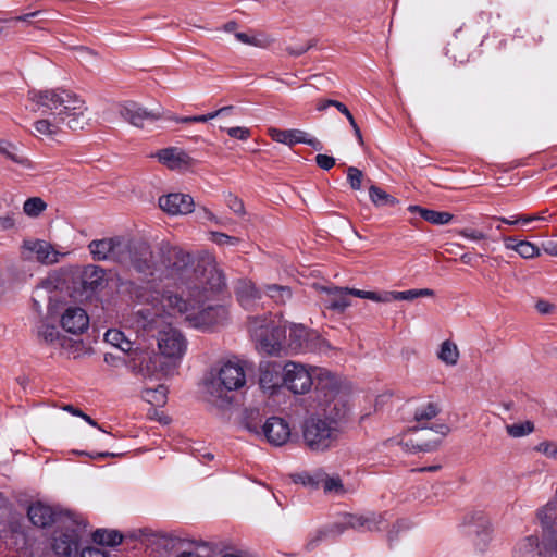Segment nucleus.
<instances>
[{
	"mask_svg": "<svg viewBox=\"0 0 557 557\" xmlns=\"http://www.w3.org/2000/svg\"><path fill=\"white\" fill-rule=\"evenodd\" d=\"M88 250L95 261L115 262L145 274L162 268L181 271L190 261L189 253L170 244H161L156 256L146 242L120 236L91 240Z\"/></svg>",
	"mask_w": 557,
	"mask_h": 557,
	"instance_id": "nucleus-1",
	"label": "nucleus"
},
{
	"mask_svg": "<svg viewBox=\"0 0 557 557\" xmlns=\"http://www.w3.org/2000/svg\"><path fill=\"white\" fill-rule=\"evenodd\" d=\"M34 112L44 117L33 123L32 134L46 141H58L64 134V126L72 131L84 129L88 125L86 101L65 88L32 89L27 94Z\"/></svg>",
	"mask_w": 557,
	"mask_h": 557,
	"instance_id": "nucleus-2",
	"label": "nucleus"
},
{
	"mask_svg": "<svg viewBox=\"0 0 557 557\" xmlns=\"http://www.w3.org/2000/svg\"><path fill=\"white\" fill-rule=\"evenodd\" d=\"M190 293L184 298L174 293H166L158 300L154 307L156 315L163 312L169 317L182 318L190 327L207 331L226 319V309L222 306L207 305L208 296Z\"/></svg>",
	"mask_w": 557,
	"mask_h": 557,
	"instance_id": "nucleus-3",
	"label": "nucleus"
},
{
	"mask_svg": "<svg viewBox=\"0 0 557 557\" xmlns=\"http://www.w3.org/2000/svg\"><path fill=\"white\" fill-rule=\"evenodd\" d=\"M438 403L426 401L416 407L412 416V425L401 444L411 451H430L436 448L442 438L450 429L446 423L433 421L441 413Z\"/></svg>",
	"mask_w": 557,
	"mask_h": 557,
	"instance_id": "nucleus-4",
	"label": "nucleus"
},
{
	"mask_svg": "<svg viewBox=\"0 0 557 557\" xmlns=\"http://www.w3.org/2000/svg\"><path fill=\"white\" fill-rule=\"evenodd\" d=\"M322 413L307 418L302 425L305 445L315 453H323L333 448L341 436L338 421L345 414V405L335 401L334 406L323 407Z\"/></svg>",
	"mask_w": 557,
	"mask_h": 557,
	"instance_id": "nucleus-5",
	"label": "nucleus"
},
{
	"mask_svg": "<svg viewBox=\"0 0 557 557\" xmlns=\"http://www.w3.org/2000/svg\"><path fill=\"white\" fill-rule=\"evenodd\" d=\"M246 383V374L239 362L227 361L206 380L205 387L208 401L218 408L231 404L230 392L239 389Z\"/></svg>",
	"mask_w": 557,
	"mask_h": 557,
	"instance_id": "nucleus-6",
	"label": "nucleus"
},
{
	"mask_svg": "<svg viewBox=\"0 0 557 557\" xmlns=\"http://www.w3.org/2000/svg\"><path fill=\"white\" fill-rule=\"evenodd\" d=\"M249 331L259 352L278 356L284 350L285 327L274 325L267 318L256 317L249 321Z\"/></svg>",
	"mask_w": 557,
	"mask_h": 557,
	"instance_id": "nucleus-7",
	"label": "nucleus"
},
{
	"mask_svg": "<svg viewBox=\"0 0 557 557\" xmlns=\"http://www.w3.org/2000/svg\"><path fill=\"white\" fill-rule=\"evenodd\" d=\"M196 281L190 293L207 294L224 286V276L212 256L201 258L194 270Z\"/></svg>",
	"mask_w": 557,
	"mask_h": 557,
	"instance_id": "nucleus-8",
	"label": "nucleus"
},
{
	"mask_svg": "<svg viewBox=\"0 0 557 557\" xmlns=\"http://www.w3.org/2000/svg\"><path fill=\"white\" fill-rule=\"evenodd\" d=\"M314 368L288 361L283 368V384L295 394H305L310 391L314 380Z\"/></svg>",
	"mask_w": 557,
	"mask_h": 557,
	"instance_id": "nucleus-9",
	"label": "nucleus"
},
{
	"mask_svg": "<svg viewBox=\"0 0 557 557\" xmlns=\"http://www.w3.org/2000/svg\"><path fill=\"white\" fill-rule=\"evenodd\" d=\"M157 344L160 354L168 359L180 360L186 349L187 341L182 332L171 325L158 332Z\"/></svg>",
	"mask_w": 557,
	"mask_h": 557,
	"instance_id": "nucleus-10",
	"label": "nucleus"
},
{
	"mask_svg": "<svg viewBox=\"0 0 557 557\" xmlns=\"http://www.w3.org/2000/svg\"><path fill=\"white\" fill-rule=\"evenodd\" d=\"M120 116L135 127L143 128L163 117L161 109L148 110L135 101H125L117 106Z\"/></svg>",
	"mask_w": 557,
	"mask_h": 557,
	"instance_id": "nucleus-11",
	"label": "nucleus"
},
{
	"mask_svg": "<svg viewBox=\"0 0 557 557\" xmlns=\"http://www.w3.org/2000/svg\"><path fill=\"white\" fill-rule=\"evenodd\" d=\"M23 253L26 259L34 258L37 262L51 265L58 263L60 259L66 256V252L57 250L50 243L42 239H27L22 245Z\"/></svg>",
	"mask_w": 557,
	"mask_h": 557,
	"instance_id": "nucleus-12",
	"label": "nucleus"
},
{
	"mask_svg": "<svg viewBox=\"0 0 557 557\" xmlns=\"http://www.w3.org/2000/svg\"><path fill=\"white\" fill-rule=\"evenodd\" d=\"M313 372L314 380L317 381V389L323 393L325 397L323 406H330L332 408L335 401H341L344 405L343 399L338 397L342 388L341 377L323 368H314Z\"/></svg>",
	"mask_w": 557,
	"mask_h": 557,
	"instance_id": "nucleus-13",
	"label": "nucleus"
},
{
	"mask_svg": "<svg viewBox=\"0 0 557 557\" xmlns=\"http://www.w3.org/2000/svg\"><path fill=\"white\" fill-rule=\"evenodd\" d=\"M268 133L273 140L280 144L293 146L301 143L311 146L315 150L322 149V145L317 138L301 129H278L270 127Z\"/></svg>",
	"mask_w": 557,
	"mask_h": 557,
	"instance_id": "nucleus-14",
	"label": "nucleus"
},
{
	"mask_svg": "<svg viewBox=\"0 0 557 557\" xmlns=\"http://www.w3.org/2000/svg\"><path fill=\"white\" fill-rule=\"evenodd\" d=\"M60 323L64 331L77 335L88 329L89 317L83 308L71 306L61 314Z\"/></svg>",
	"mask_w": 557,
	"mask_h": 557,
	"instance_id": "nucleus-15",
	"label": "nucleus"
},
{
	"mask_svg": "<svg viewBox=\"0 0 557 557\" xmlns=\"http://www.w3.org/2000/svg\"><path fill=\"white\" fill-rule=\"evenodd\" d=\"M159 207L168 214L180 215L193 212L195 202L187 194L173 193L160 197Z\"/></svg>",
	"mask_w": 557,
	"mask_h": 557,
	"instance_id": "nucleus-16",
	"label": "nucleus"
},
{
	"mask_svg": "<svg viewBox=\"0 0 557 557\" xmlns=\"http://www.w3.org/2000/svg\"><path fill=\"white\" fill-rule=\"evenodd\" d=\"M262 433L270 444L282 446L286 444L290 437V428L284 419L271 417L263 424Z\"/></svg>",
	"mask_w": 557,
	"mask_h": 557,
	"instance_id": "nucleus-17",
	"label": "nucleus"
},
{
	"mask_svg": "<svg viewBox=\"0 0 557 557\" xmlns=\"http://www.w3.org/2000/svg\"><path fill=\"white\" fill-rule=\"evenodd\" d=\"M259 384L265 392L272 394L283 384V371L276 362H262L259 368Z\"/></svg>",
	"mask_w": 557,
	"mask_h": 557,
	"instance_id": "nucleus-18",
	"label": "nucleus"
},
{
	"mask_svg": "<svg viewBox=\"0 0 557 557\" xmlns=\"http://www.w3.org/2000/svg\"><path fill=\"white\" fill-rule=\"evenodd\" d=\"M384 521L381 513L369 512L367 515H346L344 518V528H351L358 531H375Z\"/></svg>",
	"mask_w": 557,
	"mask_h": 557,
	"instance_id": "nucleus-19",
	"label": "nucleus"
},
{
	"mask_svg": "<svg viewBox=\"0 0 557 557\" xmlns=\"http://www.w3.org/2000/svg\"><path fill=\"white\" fill-rule=\"evenodd\" d=\"M28 518L39 528H46L58 520L59 513L49 505L37 502L28 507Z\"/></svg>",
	"mask_w": 557,
	"mask_h": 557,
	"instance_id": "nucleus-20",
	"label": "nucleus"
},
{
	"mask_svg": "<svg viewBox=\"0 0 557 557\" xmlns=\"http://www.w3.org/2000/svg\"><path fill=\"white\" fill-rule=\"evenodd\" d=\"M158 161L171 170L182 169L189 164L190 158L180 148L169 147L157 151L153 154Z\"/></svg>",
	"mask_w": 557,
	"mask_h": 557,
	"instance_id": "nucleus-21",
	"label": "nucleus"
},
{
	"mask_svg": "<svg viewBox=\"0 0 557 557\" xmlns=\"http://www.w3.org/2000/svg\"><path fill=\"white\" fill-rule=\"evenodd\" d=\"M79 535L76 529H66L53 541V549L58 555L71 557L78 549Z\"/></svg>",
	"mask_w": 557,
	"mask_h": 557,
	"instance_id": "nucleus-22",
	"label": "nucleus"
},
{
	"mask_svg": "<svg viewBox=\"0 0 557 557\" xmlns=\"http://www.w3.org/2000/svg\"><path fill=\"white\" fill-rule=\"evenodd\" d=\"M513 557H547V547L544 550L536 535H528L520 540L513 550Z\"/></svg>",
	"mask_w": 557,
	"mask_h": 557,
	"instance_id": "nucleus-23",
	"label": "nucleus"
},
{
	"mask_svg": "<svg viewBox=\"0 0 557 557\" xmlns=\"http://www.w3.org/2000/svg\"><path fill=\"white\" fill-rule=\"evenodd\" d=\"M0 154L23 169H34L33 161L24 153H22L14 143L8 139H0Z\"/></svg>",
	"mask_w": 557,
	"mask_h": 557,
	"instance_id": "nucleus-24",
	"label": "nucleus"
},
{
	"mask_svg": "<svg viewBox=\"0 0 557 557\" xmlns=\"http://www.w3.org/2000/svg\"><path fill=\"white\" fill-rule=\"evenodd\" d=\"M321 290L326 294L324 299L326 307L336 311H344L350 306L348 288L342 287H321Z\"/></svg>",
	"mask_w": 557,
	"mask_h": 557,
	"instance_id": "nucleus-25",
	"label": "nucleus"
},
{
	"mask_svg": "<svg viewBox=\"0 0 557 557\" xmlns=\"http://www.w3.org/2000/svg\"><path fill=\"white\" fill-rule=\"evenodd\" d=\"M236 296L244 308H252L260 299L261 293L250 281H239L236 285Z\"/></svg>",
	"mask_w": 557,
	"mask_h": 557,
	"instance_id": "nucleus-26",
	"label": "nucleus"
},
{
	"mask_svg": "<svg viewBox=\"0 0 557 557\" xmlns=\"http://www.w3.org/2000/svg\"><path fill=\"white\" fill-rule=\"evenodd\" d=\"M36 335L40 342L54 347H62L65 342V338L60 334L57 326L44 320L39 321L37 324Z\"/></svg>",
	"mask_w": 557,
	"mask_h": 557,
	"instance_id": "nucleus-27",
	"label": "nucleus"
},
{
	"mask_svg": "<svg viewBox=\"0 0 557 557\" xmlns=\"http://www.w3.org/2000/svg\"><path fill=\"white\" fill-rule=\"evenodd\" d=\"M506 249L513 250L524 259H531L540 256V249L528 240L517 242L516 238L504 236L502 237Z\"/></svg>",
	"mask_w": 557,
	"mask_h": 557,
	"instance_id": "nucleus-28",
	"label": "nucleus"
},
{
	"mask_svg": "<svg viewBox=\"0 0 557 557\" xmlns=\"http://www.w3.org/2000/svg\"><path fill=\"white\" fill-rule=\"evenodd\" d=\"M317 484L322 487L326 494L336 496L345 495L348 490L344 486L339 475H329L322 472L317 473Z\"/></svg>",
	"mask_w": 557,
	"mask_h": 557,
	"instance_id": "nucleus-29",
	"label": "nucleus"
},
{
	"mask_svg": "<svg viewBox=\"0 0 557 557\" xmlns=\"http://www.w3.org/2000/svg\"><path fill=\"white\" fill-rule=\"evenodd\" d=\"M410 212H418L425 221L435 225H445L453 221L454 215L446 211H435L420 206H410Z\"/></svg>",
	"mask_w": 557,
	"mask_h": 557,
	"instance_id": "nucleus-30",
	"label": "nucleus"
},
{
	"mask_svg": "<svg viewBox=\"0 0 557 557\" xmlns=\"http://www.w3.org/2000/svg\"><path fill=\"white\" fill-rule=\"evenodd\" d=\"M541 525L557 533V502H550L537 511Z\"/></svg>",
	"mask_w": 557,
	"mask_h": 557,
	"instance_id": "nucleus-31",
	"label": "nucleus"
},
{
	"mask_svg": "<svg viewBox=\"0 0 557 557\" xmlns=\"http://www.w3.org/2000/svg\"><path fill=\"white\" fill-rule=\"evenodd\" d=\"M433 295L434 290L430 288L408 289L403 292L392 290L385 292V299H383V302H391L395 300H413L419 297H432Z\"/></svg>",
	"mask_w": 557,
	"mask_h": 557,
	"instance_id": "nucleus-32",
	"label": "nucleus"
},
{
	"mask_svg": "<svg viewBox=\"0 0 557 557\" xmlns=\"http://www.w3.org/2000/svg\"><path fill=\"white\" fill-rule=\"evenodd\" d=\"M210 547L207 543L188 541L181 544L175 557H209Z\"/></svg>",
	"mask_w": 557,
	"mask_h": 557,
	"instance_id": "nucleus-33",
	"label": "nucleus"
},
{
	"mask_svg": "<svg viewBox=\"0 0 557 557\" xmlns=\"http://www.w3.org/2000/svg\"><path fill=\"white\" fill-rule=\"evenodd\" d=\"M369 197L371 202L377 208L395 207L399 203L394 196L387 194L376 185H370Z\"/></svg>",
	"mask_w": 557,
	"mask_h": 557,
	"instance_id": "nucleus-34",
	"label": "nucleus"
},
{
	"mask_svg": "<svg viewBox=\"0 0 557 557\" xmlns=\"http://www.w3.org/2000/svg\"><path fill=\"white\" fill-rule=\"evenodd\" d=\"M473 532L480 537L482 543H486L491 539L492 524L490 519L483 513H475L471 517Z\"/></svg>",
	"mask_w": 557,
	"mask_h": 557,
	"instance_id": "nucleus-35",
	"label": "nucleus"
},
{
	"mask_svg": "<svg viewBox=\"0 0 557 557\" xmlns=\"http://www.w3.org/2000/svg\"><path fill=\"white\" fill-rule=\"evenodd\" d=\"M235 37L238 41H240L244 45L255 46L259 48H267L269 47L274 39L271 38L269 35L262 34V33H236Z\"/></svg>",
	"mask_w": 557,
	"mask_h": 557,
	"instance_id": "nucleus-36",
	"label": "nucleus"
},
{
	"mask_svg": "<svg viewBox=\"0 0 557 557\" xmlns=\"http://www.w3.org/2000/svg\"><path fill=\"white\" fill-rule=\"evenodd\" d=\"M459 349L451 341H444L437 352L438 359L447 366H455L459 360Z\"/></svg>",
	"mask_w": 557,
	"mask_h": 557,
	"instance_id": "nucleus-37",
	"label": "nucleus"
},
{
	"mask_svg": "<svg viewBox=\"0 0 557 557\" xmlns=\"http://www.w3.org/2000/svg\"><path fill=\"white\" fill-rule=\"evenodd\" d=\"M104 341L123 352H128L133 348V343L125 337L123 332L115 329L106 332Z\"/></svg>",
	"mask_w": 557,
	"mask_h": 557,
	"instance_id": "nucleus-38",
	"label": "nucleus"
},
{
	"mask_svg": "<svg viewBox=\"0 0 557 557\" xmlns=\"http://www.w3.org/2000/svg\"><path fill=\"white\" fill-rule=\"evenodd\" d=\"M265 294L277 305H285L293 297L290 287L278 284H270L265 287Z\"/></svg>",
	"mask_w": 557,
	"mask_h": 557,
	"instance_id": "nucleus-39",
	"label": "nucleus"
},
{
	"mask_svg": "<svg viewBox=\"0 0 557 557\" xmlns=\"http://www.w3.org/2000/svg\"><path fill=\"white\" fill-rule=\"evenodd\" d=\"M92 539L100 545L114 546L122 542L123 536L115 530H102L99 529L94 532Z\"/></svg>",
	"mask_w": 557,
	"mask_h": 557,
	"instance_id": "nucleus-40",
	"label": "nucleus"
},
{
	"mask_svg": "<svg viewBox=\"0 0 557 557\" xmlns=\"http://www.w3.org/2000/svg\"><path fill=\"white\" fill-rule=\"evenodd\" d=\"M308 332L302 325H292L289 329V344L293 350H299L307 342Z\"/></svg>",
	"mask_w": 557,
	"mask_h": 557,
	"instance_id": "nucleus-41",
	"label": "nucleus"
},
{
	"mask_svg": "<svg viewBox=\"0 0 557 557\" xmlns=\"http://www.w3.org/2000/svg\"><path fill=\"white\" fill-rule=\"evenodd\" d=\"M47 209V203L40 197H30L23 205V212L29 218H38Z\"/></svg>",
	"mask_w": 557,
	"mask_h": 557,
	"instance_id": "nucleus-42",
	"label": "nucleus"
},
{
	"mask_svg": "<svg viewBox=\"0 0 557 557\" xmlns=\"http://www.w3.org/2000/svg\"><path fill=\"white\" fill-rule=\"evenodd\" d=\"M141 397L147 403L159 406L165 401L166 388L163 385H158L156 388L147 387L143 389Z\"/></svg>",
	"mask_w": 557,
	"mask_h": 557,
	"instance_id": "nucleus-43",
	"label": "nucleus"
},
{
	"mask_svg": "<svg viewBox=\"0 0 557 557\" xmlns=\"http://www.w3.org/2000/svg\"><path fill=\"white\" fill-rule=\"evenodd\" d=\"M506 431L509 436L519 438L531 434L534 431V424L531 421L508 424Z\"/></svg>",
	"mask_w": 557,
	"mask_h": 557,
	"instance_id": "nucleus-44",
	"label": "nucleus"
},
{
	"mask_svg": "<svg viewBox=\"0 0 557 557\" xmlns=\"http://www.w3.org/2000/svg\"><path fill=\"white\" fill-rule=\"evenodd\" d=\"M457 234L459 236H461L468 240L474 242V243H480V242H484L487 239V235L484 232L473 228V227H463V228L457 231Z\"/></svg>",
	"mask_w": 557,
	"mask_h": 557,
	"instance_id": "nucleus-45",
	"label": "nucleus"
},
{
	"mask_svg": "<svg viewBox=\"0 0 557 557\" xmlns=\"http://www.w3.org/2000/svg\"><path fill=\"white\" fill-rule=\"evenodd\" d=\"M349 296H356L359 298L369 299L375 302H383V299H385V292L384 293H376V292H367L356 288H348Z\"/></svg>",
	"mask_w": 557,
	"mask_h": 557,
	"instance_id": "nucleus-46",
	"label": "nucleus"
},
{
	"mask_svg": "<svg viewBox=\"0 0 557 557\" xmlns=\"http://www.w3.org/2000/svg\"><path fill=\"white\" fill-rule=\"evenodd\" d=\"M363 173L356 166L347 169V181L354 190L361 189Z\"/></svg>",
	"mask_w": 557,
	"mask_h": 557,
	"instance_id": "nucleus-47",
	"label": "nucleus"
},
{
	"mask_svg": "<svg viewBox=\"0 0 557 557\" xmlns=\"http://www.w3.org/2000/svg\"><path fill=\"white\" fill-rule=\"evenodd\" d=\"M210 239L218 245H236L239 239L220 232H210Z\"/></svg>",
	"mask_w": 557,
	"mask_h": 557,
	"instance_id": "nucleus-48",
	"label": "nucleus"
},
{
	"mask_svg": "<svg viewBox=\"0 0 557 557\" xmlns=\"http://www.w3.org/2000/svg\"><path fill=\"white\" fill-rule=\"evenodd\" d=\"M536 450L548 458L557 460V443L542 442L536 446Z\"/></svg>",
	"mask_w": 557,
	"mask_h": 557,
	"instance_id": "nucleus-49",
	"label": "nucleus"
},
{
	"mask_svg": "<svg viewBox=\"0 0 557 557\" xmlns=\"http://www.w3.org/2000/svg\"><path fill=\"white\" fill-rule=\"evenodd\" d=\"M234 107L233 106H226V107H222L213 112H210L208 114H203V115H195L193 116V121L194 123L197 122V123H205V122H208L210 120H213L218 116H222L223 115V111H233Z\"/></svg>",
	"mask_w": 557,
	"mask_h": 557,
	"instance_id": "nucleus-50",
	"label": "nucleus"
},
{
	"mask_svg": "<svg viewBox=\"0 0 557 557\" xmlns=\"http://www.w3.org/2000/svg\"><path fill=\"white\" fill-rule=\"evenodd\" d=\"M227 207L237 215H245V206L244 202L234 195H228L226 198Z\"/></svg>",
	"mask_w": 557,
	"mask_h": 557,
	"instance_id": "nucleus-51",
	"label": "nucleus"
},
{
	"mask_svg": "<svg viewBox=\"0 0 557 557\" xmlns=\"http://www.w3.org/2000/svg\"><path fill=\"white\" fill-rule=\"evenodd\" d=\"M460 42L457 38L448 44V48L446 54L449 55L455 61H459V63H465L468 60L467 53L457 54V50L459 49Z\"/></svg>",
	"mask_w": 557,
	"mask_h": 557,
	"instance_id": "nucleus-52",
	"label": "nucleus"
},
{
	"mask_svg": "<svg viewBox=\"0 0 557 557\" xmlns=\"http://www.w3.org/2000/svg\"><path fill=\"white\" fill-rule=\"evenodd\" d=\"M227 134L239 140H247L250 136V131L247 127L236 126L226 129Z\"/></svg>",
	"mask_w": 557,
	"mask_h": 557,
	"instance_id": "nucleus-53",
	"label": "nucleus"
},
{
	"mask_svg": "<svg viewBox=\"0 0 557 557\" xmlns=\"http://www.w3.org/2000/svg\"><path fill=\"white\" fill-rule=\"evenodd\" d=\"M315 162L322 170H330L335 165V159L327 154H318L315 157Z\"/></svg>",
	"mask_w": 557,
	"mask_h": 557,
	"instance_id": "nucleus-54",
	"label": "nucleus"
},
{
	"mask_svg": "<svg viewBox=\"0 0 557 557\" xmlns=\"http://www.w3.org/2000/svg\"><path fill=\"white\" fill-rule=\"evenodd\" d=\"M15 226V219L11 214L0 216V228L3 231L11 230Z\"/></svg>",
	"mask_w": 557,
	"mask_h": 557,
	"instance_id": "nucleus-55",
	"label": "nucleus"
},
{
	"mask_svg": "<svg viewBox=\"0 0 557 557\" xmlns=\"http://www.w3.org/2000/svg\"><path fill=\"white\" fill-rule=\"evenodd\" d=\"M406 529H408V523L407 522H405V521L397 522L393 527V529L389 531V534H388L389 541L392 542V541L396 540L397 534L399 533V531L406 530Z\"/></svg>",
	"mask_w": 557,
	"mask_h": 557,
	"instance_id": "nucleus-56",
	"label": "nucleus"
},
{
	"mask_svg": "<svg viewBox=\"0 0 557 557\" xmlns=\"http://www.w3.org/2000/svg\"><path fill=\"white\" fill-rule=\"evenodd\" d=\"M81 557H108V555L99 548H86L83 549Z\"/></svg>",
	"mask_w": 557,
	"mask_h": 557,
	"instance_id": "nucleus-57",
	"label": "nucleus"
},
{
	"mask_svg": "<svg viewBox=\"0 0 557 557\" xmlns=\"http://www.w3.org/2000/svg\"><path fill=\"white\" fill-rule=\"evenodd\" d=\"M536 310L542 314H548L554 310V305L545 301L539 300L535 305Z\"/></svg>",
	"mask_w": 557,
	"mask_h": 557,
	"instance_id": "nucleus-58",
	"label": "nucleus"
},
{
	"mask_svg": "<svg viewBox=\"0 0 557 557\" xmlns=\"http://www.w3.org/2000/svg\"><path fill=\"white\" fill-rule=\"evenodd\" d=\"M57 287L55 285V278L49 276L46 280L41 281V283L38 285L39 289H46L48 292L53 290Z\"/></svg>",
	"mask_w": 557,
	"mask_h": 557,
	"instance_id": "nucleus-59",
	"label": "nucleus"
},
{
	"mask_svg": "<svg viewBox=\"0 0 557 557\" xmlns=\"http://www.w3.org/2000/svg\"><path fill=\"white\" fill-rule=\"evenodd\" d=\"M312 46H313L312 44H309V45L300 46L297 48L288 47L287 51L292 55H301L305 52H307Z\"/></svg>",
	"mask_w": 557,
	"mask_h": 557,
	"instance_id": "nucleus-60",
	"label": "nucleus"
},
{
	"mask_svg": "<svg viewBox=\"0 0 557 557\" xmlns=\"http://www.w3.org/2000/svg\"><path fill=\"white\" fill-rule=\"evenodd\" d=\"M543 249L547 255L557 257V242L549 240L545 243Z\"/></svg>",
	"mask_w": 557,
	"mask_h": 557,
	"instance_id": "nucleus-61",
	"label": "nucleus"
},
{
	"mask_svg": "<svg viewBox=\"0 0 557 557\" xmlns=\"http://www.w3.org/2000/svg\"><path fill=\"white\" fill-rule=\"evenodd\" d=\"M199 215L200 218H203V219H207L209 221H212L216 224L220 223V221L218 220V218L211 212L209 211L208 209L206 208H202L200 211H199Z\"/></svg>",
	"mask_w": 557,
	"mask_h": 557,
	"instance_id": "nucleus-62",
	"label": "nucleus"
},
{
	"mask_svg": "<svg viewBox=\"0 0 557 557\" xmlns=\"http://www.w3.org/2000/svg\"><path fill=\"white\" fill-rule=\"evenodd\" d=\"M493 220L499 221L502 224H508V225H518V219L517 215L512 218H504V216H493Z\"/></svg>",
	"mask_w": 557,
	"mask_h": 557,
	"instance_id": "nucleus-63",
	"label": "nucleus"
},
{
	"mask_svg": "<svg viewBox=\"0 0 557 557\" xmlns=\"http://www.w3.org/2000/svg\"><path fill=\"white\" fill-rule=\"evenodd\" d=\"M333 102H334V100H332V99L320 100L318 102L317 110L324 111L327 107H332Z\"/></svg>",
	"mask_w": 557,
	"mask_h": 557,
	"instance_id": "nucleus-64",
	"label": "nucleus"
}]
</instances>
